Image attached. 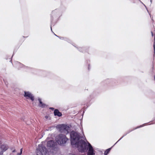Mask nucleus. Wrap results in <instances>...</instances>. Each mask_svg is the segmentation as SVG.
<instances>
[{
  "mask_svg": "<svg viewBox=\"0 0 155 155\" xmlns=\"http://www.w3.org/2000/svg\"><path fill=\"white\" fill-rule=\"evenodd\" d=\"M70 136L71 143L73 147H76L80 152H85L87 144L84 140H80L81 138L80 134L73 131L70 132Z\"/></svg>",
  "mask_w": 155,
  "mask_h": 155,
  "instance_id": "obj_1",
  "label": "nucleus"
},
{
  "mask_svg": "<svg viewBox=\"0 0 155 155\" xmlns=\"http://www.w3.org/2000/svg\"><path fill=\"white\" fill-rule=\"evenodd\" d=\"M36 153L37 155H49L47 148L42 144L38 145Z\"/></svg>",
  "mask_w": 155,
  "mask_h": 155,
  "instance_id": "obj_2",
  "label": "nucleus"
},
{
  "mask_svg": "<svg viewBox=\"0 0 155 155\" xmlns=\"http://www.w3.org/2000/svg\"><path fill=\"white\" fill-rule=\"evenodd\" d=\"M68 140L65 135L62 134H59L56 138L57 142L61 145H63L65 144Z\"/></svg>",
  "mask_w": 155,
  "mask_h": 155,
  "instance_id": "obj_3",
  "label": "nucleus"
},
{
  "mask_svg": "<svg viewBox=\"0 0 155 155\" xmlns=\"http://www.w3.org/2000/svg\"><path fill=\"white\" fill-rule=\"evenodd\" d=\"M147 123H145V124H143V125H140V126H138V127H137L136 128H134L133 129V130H128L127 132H126V133L123 136H122L121 138H120L115 143V144L113 146H112L110 148H109L107 150H106L104 152V155H107L109 153L110 151V150L111 148L115 145L118 141H119L120 140H121V139H122L124 136H125L127 134H129V133H130V132H131V131H132L133 130H134L137 129V128H140V127H142L144 126L145 125L147 124Z\"/></svg>",
  "mask_w": 155,
  "mask_h": 155,
  "instance_id": "obj_4",
  "label": "nucleus"
},
{
  "mask_svg": "<svg viewBox=\"0 0 155 155\" xmlns=\"http://www.w3.org/2000/svg\"><path fill=\"white\" fill-rule=\"evenodd\" d=\"M59 129L61 132H64L67 134L69 132L70 128L67 125L62 124L60 126Z\"/></svg>",
  "mask_w": 155,
  "mask_h": 155,
  "instance_id": "obj_5",
  "label": "nucleus"
},
{
  "mask_svg": "<svg viewBox=\"0 0 155 155\" xmlns=\"http://www.w3.org/2000/svg\"><path fill=\"white\" fill-rule=\"evenodd\" d=\"M87 146L85 152L88 150L87 155H94L95 154L94 152V151L93 147L89 142H87Z\"/></svg>",
  "mask_w": 155,
  "mask_h": 155,
  "instance_id": "obj_6",
  "label": "nucleus"
},
{
  "mask_svg": "<svg viewBox=\"0 0 155 155\" xmlns=\"http://www.w3.org/2000/svg\"><path fill=\"white\" fill-rule=\"evenodd\" d=\"M47 145L48 147H49L51 149L54 150L56 148L57 145L56 143L54 142V141L50 140L47 142Z\"/></svg>",
  "mask_w": 155,
  "mask_h": 155,
  "instance_id": "obj_7",
  "label": "nucleus"
},
{
  "mask_svg": "<svg viewBox=\"0 0 155 155\" xmlns=\"http://www.w3.org/2000/svg\"><path fill=\"white\" fill-rule=\"evenodd\" d=\"M8 148V146L6 144H3L0 145V155H2L3 152L6 151Z\"/></svg>",
  "mask_w": 155,
  "mask_h": 155,
  "instance_id": "obj_8",
  "label": "nucleus"
},
{
  "mask_svg": "<svg viewBox=\"0 0 155 155\" xmlns=\"http://www.w3.org/2000/svg\"><path fill=\"white\" fill-rule=\"evenodd\" d=\"M16 67L18 69L20 68L24 67L25 69H26L27 71H31L32 70V69L31 68L28 67H25L23 64H21L18 61L16 62Z\"/></svg>",
  "mask_w": 155,
  "mask_h": 155,
  "instance_id": "obj_9",
  "label": "nucleus"
},
{
  "mask_svg": "<svg viewBox=\"0 0 155 155\" xmlns=\"http://www.w3.org/2000/svg\"><path fill=\"white\" fill-rule=\"evenodd\" d=\"M24 96L25 97H26L27 98H30L31 100L33 101L34 100V97L31 94L29 91L24 92Z\"/></svg>",
  "mask_w": 155,
  "mask_h": 155,
  "instance_id": "obj_10",
  "label": "nucleus"
},
{
  "mask_svg": "<svg viewBox=\"0 0 155 155\" xmlns=\"http://www.w3.org/2000/svg\"><path fill=\"white\" fill-rule=\"evenodd\" d=\"M60 12L59 9H55L52 11L51 15V17H53V16H59L60 15Z\"/></svg>",
  "mask_w": 155,
  "mask_h": 155,
  "instance_id": "obj_11",
  "label": "nucleus"
},
{
  "mask_svg": "<svg viewBox=\"0 0 155 155\" xmlns=\"http://www.w3.org/2000/svg\"><path fill=\"white\" fill-rule=\"evenodd\" d=\"M54 114L55 116H57L59 117H61L62 115L61 113L60 112L59 110L57 109L54 110Z\"/></svg>",
  "mask_w": 155,
  "mask_h": 155,
  "instance_id": "obj_12",
  "label": "nucleus"
},
{
  "mask_svg": "<svg viewBox=\"0 0 155 155\" xmlns=\"http://www.w3.org/2000/svg\"><path fill=\"white\" fill-rule=\"evenodd\" d=\"M38 100L39 102V103L38 104V106L39 107L42 108H44L46 107V104L42 103V102L41 101V99L40 98H38Z\"/></svg>",
  "mask_w": 155,
  "mask_h": 155,
  "instance_id": "obj_13",
  "label": "nucleus"
},
{
  "mask_svg": "<svg viewBox=\"0 0 155 155\" xmlns=\"http://www.w3.org/2000/svg\"><path fill=\"white\" fill-rule=\"evenodd\" d=\"M78 50L81 52H87V49L85 47H79V48H77Z\"/></svg>",
  "mask_w": 155,
  "mask_h": 155,
  "instance_id": "obj_14",
  "label": "nucleus"
},
{
  "mask_svg": "<svg viewBox=\"0 0 155 155\" xmlns=\"http://www.w3.org/2000/svg\"><path fill=\"white\" fill-rule=\"evenodd\" d=\"M154 42L153 43V47L154 54L155 55V34L154 35Z\"/></svg>",
  "mask_w": 155,
  "mask_h": 155,
  "instance_id": "obj_15",
  "label": "nucleus"
},
{
  "mask_svg": "<svg viewBox=\"0 0 155 155\" xmlns=\"http://www.w3.org/2000/svg\"><path fill=\"white\" fill-rule=\"evenodd\" d=\"M22 148H21L20 149V153H18L17 155H21L22 154Z\"/></svg>",
  "mask_w": 155,
  "mask_h": 155,
  "instance_id": "obj_16",
  "label": "nucleus"
},
{
  "mask_svg": "<svg viewBox=\"0 0 155 155\" xmlns=\"http://www.w3.org/2000/svg\"><path fill=\"white\" fill-rule=\"evenodd\" d=\"M64 40L65 41H67L68 42L69 41H70V40L68 39L67 38H64Z\"/></svg>",
  "mask_w": 155,
  "mask_h": 155,
  "instance_id": "obj_17",
  "label": "nucleus"
},
{
  "mask_svg": "<svg viewBox=\"0 0 155 155\" xmlns=\"http://www.w3.org/2000/svg\"><path fill=\"white\" fill-rule=\"evenodd\" d=\"M58 38L61 39V40H64V37H60V36H59L58 37Z\"/></svg>",
  "mask_w": 155,
  "mask_h": 155,
  "instance_id": "obj_18",
  "label": "nucleus"
},
{
  "mask_svg": "<svg viewBox=\"0 0 155 155\" xmlns=\"http://www.w3.org/2000/svg\"><path fill=\"white\" fill-rule=\"evenodd\" d=\"M49 108H50V109H51L52 110H53L54 109V108L53 107H50Z\"/></svg>",
  "mask_w": 155,
  "mask_h": 155,
  "instance_id": "obj_19",
  "label": "nucleus"
},
{
  "mask_svg": "<svg viewBox=\"0 0 155 155\" xmlns=\"http://www.w3.org/2000/svg\"><path fill=\"white\" fill-rule=\"evenodd\" d=\"M16 151L15 150V149L13 150L12 151V152H15Z\"/></svg>",
  "mask_w": 155,
  "mask_h": 155,
  "instance_id": "obj_20",
  "label": "nucleus"
},
{
  "mask_svg": "<svg viewBox=\"0 0 155 155\" xmlns=\"http://www.w3.org/2000/svg\"><path fill=\"white\" fill-rule=\"evenodd\" d=\"M151 34H152V36H153V32L152 31L151 32Z\"/></svg>",
  "mask_w": 155,
  "mask_h": 155,
  "instance_id": "obj_21",
  "label": "nucleus"
},
{
  "mask_svg": "<svg viewBox=\"0 0 155 155\" xmlns=\"http://www.w3.org/2000/svg\"><path fill=\"white\" fill-rule=\"evenodd\" d=\"M51 26H52V24H51V31H52V28H51Z\"/></svg>",
  "mask_w": 155,
  "mask_h": 155,
  "instance_id": "obj_22",
  "label": "nucleus"
},
{
  "mask_svg": "<svg viewBox=\"0 0 155 155\" xmlns=\"http://www.w3.org/2000/svg\"><path fill=\"white\" fill-rule=\"evenodd\" d=\"M54 34V35H55L57 37H58L59 36H57V35H55V34Z\"/></svg>",
  "mask_w": 155,
  "mask_h": 155,
  "instance_id": "obj_23",
  "label": "nucleus"
},
{
  "mask_svg": "<svg viewBox=\"0 0 155 155\" xmlns=\"http://www.w3.org/2000/svg\"><path fill=\"white\" fill-rule=\"evenodd\" d=\"M45 117V118H47L48 117V116H46Z\"/></svg>",
  "mask_w": 155,
  "mask_h": 155,
  "instance_id": "obj_24",
  "label": "nucleus"
},
{
  "mask_svg": "<svg viewBox=\"0 0 155 155\" xmlns=\"http://www.w3.org/2000/svg\"><path fill=\"white\" fill-rule=\"evenodd\" d=\"M150 1L151 3L152 2V0H150Z\"/></svg>",
  "mask_w": 155,
  "mask_h": 155,
  "instance_id": "obj_25",
  "label": "nucleus"
},
{
  "mask_svg": "<svg viewBox=\"0 0 155 155\" xmlns=\"http://www.w3.org/2000/svg\"><path fill=\"white\" fill-rule=\"evenodd\" d=\"M89 67H89V65L88 68L89 70Z\"/></svg>",
  "mask_w": 155,
  "mask_h": 155,
  "instance_id": "obj_26",
  "label": "nucleus"
},
{
  "mask_svg": "<svg viewBox=\"0 0 155 155\" xmlns=\"http://www.w3.org/2000/svg\"><path fill=\"white\" fill-rule=\"evenodd\" d=\"M154 80H155V76H154Z\"/></svg>",
  "mask_w": 155,
  "mask_h": 155,
  "instance_id": "obj_27",
  "label": "nucleus"
}]
</instances>
